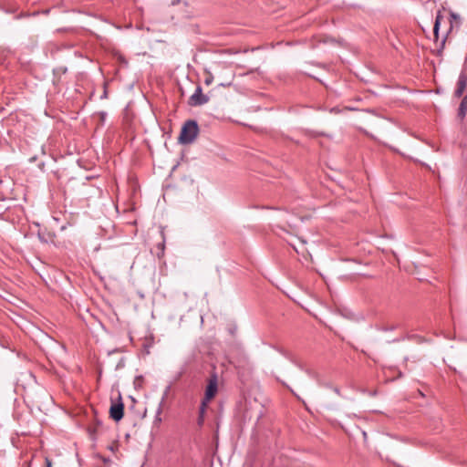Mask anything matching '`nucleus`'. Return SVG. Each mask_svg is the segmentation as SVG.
<instances>
[{
	"label": "nucleus",
	"mask_w": 467,
	"mask_h": 467,
	"mask_svg": "<svg viewBox=\"0 0 467 467\" xmlns=\"http://www.w3.org/2000/svg\"><path fill=\"white\" fill-rule=\"evenodd\" d=\"M441 18H442V16L439 13L436 16L435 24H434V27H433V34H434V36L436 39L438 38V31H439L440 23H441Z\"/></svg>",
	"instance_id": "7"
},
{
	"label": "nucleus",
	"mask_w": 467,
	"mask_h": 467,
	"mask_svg": "<svg viewBox=\"0 0 467 467\" xmlns=\"http://www.w3.org/2000/svg\"><path fill=\"white\" fill-rule=\"evenodd\" d=\"M467 111V96L463 97L459 107V116L463 118Z\"/></svg>",
	"instance_id": "6"
},
{
	"label": "nucleus",
	"mask_w": 467,
	"mask_h": 467,
	"mask_svg": "<svg viewBox=\"0 0 467 467\" xmlns=\"http://www.w3.org/2000/svg\"><path fill=\"white\" fill-rule=\"evenodd\" d=\"M213 74L210 71H206V78H205L204 83L206 85H210L213 83Z\"/></svg>",
	"instance_id": "8"
},
{
	"label": "nucleus",
	"mask_w": 467,
	"mask_h": 467,
	"mask_svg": "<svg viewBox=\"0 0 467 467\" xmlns=\"http://www.w3.org/2000/svg\"><path fill=\"white\" fill-rule=\"evenodd\" d=\"M118 442L117 441H114L109 447V449L111 451H115L117 449H118Z\"/></svg>",
	"instance_id": "9"
},
{
	"label": "nucleus",
	"mask_w": 467,
	"mask_h": 467,
	"mask_svg": "<svg viewBox=\"0 0 467 467\" xmlns=\"http://www.w3.org/2000/svg\"><path fill=\"white\" fill-rule=\"evenodd\" d=\"M46 464H47V467H52V462L47 458L46 459Z\"/></svg>",
	"instance_id": "12"
},
{
	"label": "nucleus",
	"mask_w": 467,
	"mask_h": 467,
	"mask_svg": "<svg viewBox=\"0 0 467 467\" xmlns=\"http://www.w3.org/2000/svg\"><path fill=\"white\" fill-rule=\"evenodd\" d=\"M109 414L114 420H120L124 415V405L122 403L112 404L109 410Z\"/></svg>",
	"instance_id": "4"
},
{
	"label": "nucleus",
	"mask_w": 467,
	"mask_h": 467,
	"mask_svg": "<svg viewBox=\"0 0 467 467\" xmlns=\"http://www.w3.org/2000/svg\"><path fill=\"white\" fill-rule=\"evenodd\" d=\"M300 243L302 244V245H305V244H306V241L301 240V239H300Z\"/></svg>",
	"instance_id": "13"
},
{
	"label": "nucleus",
	"mask_w": 467,
	"mask_h": 467,
	"mask_svg": "<svg viewBox=\"0 0 467 467\" xmlns=\"http://www.w3.org/2000/svg\"><path fill=\"white\" fill-rule=\"evenodd\" d=\"M216 393H217V377H216V375H213L209 379L206 389H205L204 399L202 402V414L205 411L207 403L214 398Z\"/></svg>",
	"instance_id": "2"
},
{
	"label": "nucleus",
	"mask_w": 467,
	"mask_h": 467,
	"mask_svg": "<svg viewBox=\"0 0 467 467\" xmlns=\"http://www.w3.org/2000/svg\"><path fill=\"white\" fill-rule=\"evenodd\" d=\"M199 133L198 124L194 120H188L184 123L182 128L179 142L182 144H189L192 143L197 137Z\"/></svg>",
	"instance_id": "1"
},
{
	"label": "nucleus",
	"mask_w": 467,
	"mask_h": 467,
	"mask_svg": "<svg viewBox=\"0 0 467 467\" xmlns=\"http://www.w3.org/2000/svg\"><path fill=\"white\" fill-rule=\"evenodd\" d=\"M208 101V97L202 94V88L200 87L196 88L195 92L189 99V104L194 107L203 105Z\"/></svg>",
	"instance_id": "3"
},
{
	"label": "nucleus",
	"mask_w": 467,
	"mask_h": 467,
	"mask_svg": "<svg viewBox=\"0 0 467 467\" xmlns=\"http://www.w3.org/2000/svg\"><path fill=\"white\" fill-rule=\"evenodd\" d=\"M294 248H295L296 253H301L302 254H304L306 252V249H302V251H299L297 247L294 246Z\"/></svg>",
	"instance_id": "11"
},
{
	"label": "nucleus",
	"mask_w": 467,
	"mask_h": 467,
	"mask_svg": "<svg viewBox=\"0 0 467 467\" xmlns=\"http://www.w3.org/2000/svg\"><path fill=\"white\" fill-rule=\"evenodd\" d=\"M467 86V75L461 74L457 83V88L454 91V95L457 98L462 97Z\"/></svg>",
	"instance_id": "5"
},
{
	"label": "nucleus",
	"mask_w": 467,
	"mask_h": 467,
	"mask_svg": "<svg viewBox=\"0 0 467 467\" xmlns=\"http://www.w3.org/2000/svg\"><path fill=\"white\" fill-rule=\"evenodd\" d=\"M203 414H204V412L202 414V408H201L200 409V416H199V424H202L203 421Z\"/></svg>",
	"instance_id": "10"
}]
</instances>
